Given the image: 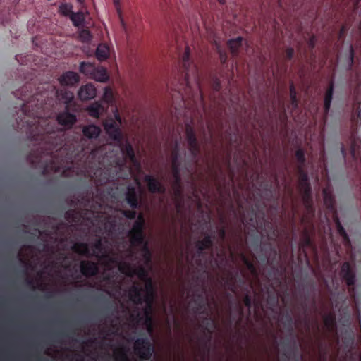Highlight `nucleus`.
<instances>
[{"instance_id": "nucleus-50", "label": "nucleus", "mask_w": 361, "mask_h": 361, "mask_svg": "<svg viewBox=\"0 0 361 361\" xmlns=\"http://www.w3.org/2000/svg\"><path fill=\"white\" fill-rule=\"evenodd\" d=\"M121 214L128 219L133 220L137 219L138 215H137V212L135 209H124L121 211Z\"/></svg>"}, {"instance_id": "nucleus-52", "label": "nucleus", "mask_w": 361, "mask_h": 361, "mask_svg": "<svg viewBox=\"0 0 361 361\" xmlns=\"http://www.w3.org/2000/svg\"><path fill=\"white\" fill-rule=\"evenodd\" d=\"M235 309L236 310V311L238 312V313L239 314V318L237 320L236 324H237V325H240L241 324L243 317L244 316L243 308V306L240 303H237L235 306Z\"/></svg>"}, {"instance_id": "nucleus-20", "label": "nucleus", "mask_w": 361, "mask_h": 361, "mask_svg": "<svg viewBox=\"0 0 361 361\" xmlns=\"http://www.w3.org/2000/svg\"><path fill=\"white\" fill-rule=\"evenodd\" d=\"M80 268L81 274L85 277L94 276L99 271L97 264L88 260L81 261Z\"/></svg>"}, {"instance_id": "nucleus-7", "label": "nucleus", "mask_w": 361, "mask_h": 361, "mask_svg": "<svg viewBox=\"0 0 361 361\" xmlns=\"http://www.w3.org/2000/svg\"><path fill=\"white\" fill-rule=\"evenodd\" d=\"M214 240V235L205 233L204 238L195 243V247L197 248L196 255L198 257V259L195 260V263L198 267L204 269V272L207 271V262H203L200 257L204 256L206 250H212L213 248Z\"/></svg>"}, {"instance_id": "nucleus-37", "label": "nucleus", "mask_w": 361, "mask_h": 361, "mask_svg": "<svg viewBox=\"0 0 361 361\" xmlns=\"http://www.w3.org/2000/svg\"><path fill=\"white\" fill-rule=\"evenodd\" d=\"M118 269L119 271L128 277L133 276V267L132 264L127 262H119L118 264Z\"/></svg>"}, {"instance_id": "nucleus-18", "label": "nucleus", "mask_w": 361, "mask_h": 361, "mask_svg": "<svg viewBox=\"0 0 361 361\" xmlns=\"http://www.w3.org/2000/svg\"><path fill=\"white\" fill-rule=\"evenodd\" d=\"M223 280L228 288L235 294L238 290L236 283L238 282L242 284L245 283V280L239 276L238 271H236L234 274L229 272L226 277L223 278Z\"/></svg>"}, {"instance_id": "nucleus-34", "label": "nucleus", "mask_w": 361, "mask_h": 361, "mask_svg": "<svg viewBox=\"0 0 361 361\" xmlns=\"http://www.w3.org/2000/svg\"><path fill=\"white\" fill-rule=\"evenodd\" d=\"M335 224L337 229V231L338 234L342 237L344 244L346 247H350L351 246V241L350 239L346 233L345 228L342 226L339 219L338 217H336L335 219Z\"/></svg>"}, {"instance_id": "nucleus-13", "label": "nucleus", "mask_w": 361, "mask_h": 361, "mask_svg": "<svg viewBox=\"0 0 361 361\" xmlns=\"http://www.w3.org/2000/svg\"><path fill=\"white\" fill-rule=\"evenodd\" d=\"M125 200L132 209H137L140 208V194L135 186L133 185L127 186Z\"/></svg>"}, {"instance_id": "nucleus-58", "label": "nucleus", "mask_w": 361, "mask_h": 361, "mask_svg": "<svg viewBox=\"0 0 361 361\" xmlns=\"http://www.w3.org/2000/svg\"><path fill=\"white\" fill-rule=\"evenodd\" d=\"M350 27V25H348V24H343L340 30H339V33H338V36H339V38H343L346 34V32H348V29Z\"/></svg>"}, {"instance_id": "nucleus-54", "label": "nucleus", "mask_w": 361, "mask_h": 361, "mask_svg": "<svg viewBox=\"0 0 361 361\" xmlns=\"http://www.w3.org/2000/svg\"><path fill=\"white\" fill-rule=\"evenodd\" d=\"M135 247H140L141 254L152 252L149 247L148 241L146 240V238H145L142 243H140L138 245H135Z\"/></svg>"}, {"instance_id": "nucleus-19", "label": "nucleus", "mask_w": 361, "mask_h": 361, "mask_svg": "<svg viewBox=\"0 0 361 361\" xmlns=\"http://www.w3.org/2000/svg\"><path fill=\"white\" fill-rule=\"evenodd\" d=\"M146 295L143 297V302L146 307L152 308L154 298L156 297V289L152 279H148L145 283Z\"/></svg>"}, {"instance_id": "nucleus-8", "label": "nucleus", "mask_w": 361, "mask_h": 361, "mask_svg": "<svg viewBox=\"0 0 361 361\" xmlns=\"http://www.w3.org/2000/svg\"><path fill=\"white\" fill-rule=\"evenodd\" d=\"M135 353L143 360H149L154 352V347L149 338L145 335L134 342Z\"/></svg>"}, {"instance_id": "nucleus-4", "label": "nucleus", "mask_w": 361, "mask_h": 361, "mask_svg": "<svg viewBox=\"0 0 361 361\" xmlns=\"http://www.w3.org/2000/svg\"><path fill=\"white\" fill-rule=\"evenodd\" d=\"M248 217H243V221L245 220L254 230L258 232H265L269 236V239L272 240L276 235V231L274 228L272 224L267 221L264 210L257 211L253 207H250L247 212Z\"/></svg>"}, {"instance_id": "nucleus-43", "label": "nucleus", "mask_w": 361, "mask_h": 361, "mask_svg": "<svg viewBox=\"0 0 361 361\" xmlns=\"http://www.w3.org/2000/svg\"><path fill=\"white\" fill-rule=\"evenodd\" d=\"M70 19L75 27H79L84 23L85 16L82 12H73L70 16Z\"/></svg>"}, {"instance_id": "nucleus-21", "label": "nucleus", "mask_w": 361, "mask_h": 361, "mask_svg": "<svg viewBox=\"0 0 361 361\" xmlns=\"http://www.w3.org/2000/svg\"><path fill=\"white\" fill-rule=\"evenodd\" d=\"M59 83L62 86L72 87L80 81V76L73 71H66L59 78Z\"/></svg>"}, {"instance_id": "nucleus-64", "label": "nucleus", "mask_w": 361, "mask_h": 361, "mask_svg": "<svg viewBox=\"0 0 361 361\" xmlns=\"http://www.w3.org/2000/svg\"><path fill=\"white\" fill-rule=\"evenodd\" d=\"M220 61L222 64H225L227 61V55L225 53H220Z\"/></svg>"}, {"instance_id": "nucleus-45", "label": "nucleus", "mask_w": 361, "mask_h": 361, "mask_svg": "<svg viewBox=\"0 0 361 361\" xmlns=\"http://www.w3.org/2000/svg\"><path fill=\"white\" fill-rule=\"evenodd\" d=\"M290 99L293 109H297L298 106V100L297 98V92L293 82L290 85Z\"/></svg>"}, {"instance_id": "nucleus-29", "label": "nucleus", "mask_w": 361, "mask_h": 361, "mask_svg": "<svg viewBox=\"0 0 361 361\" xmlns=\"http://www.w3.org/2000/svg\"><path fill=\"white\" fill-rule=\"evenodd\" d=\"M64 218L69 222L78 224L82 219V212L77 209H68L64 214Z\"/></svg>"}, {"instance_id": "nucleus-53", "label": "nucleus", "mask_w": 361, "mask_h": 361, "mask_svg": "<svg viewBox=\"0 0 361 361\" xmlns=\"http://www.w3.org/2000/svg\"><path fill=\"white\" fill-rule=\"evenodd\" d=\"M106 228L109 232H111L116 227V221L111 217H107L106 219Z\"/></svg>"}, {"instance_id": "nucleus-30", "label": "nucleus", "mask_w": 361, "mask_h": 361, "mask_svg": "<svg viewBox=\"0 0 361 361\" xmlns=\"http://www.w3.org/2000/svg\"><path fill=\"white\" fill-rule=\"evenodd\" d=\"M96 68L93 63L82 61L80 63L79 71L80 73L91 79Z\"/></svg>"}, {"instance_id": "nucleus-60", "label": "nucleus", "mask_w": 361, "mask_h": 361, "mask_svg": "<svg viewBox=\"0 0 361 361\" xmlns=\"http://www.w3.org/2000/svg\"><path fill=\"white\" fill-rule=\"evenodd\" d=\"M295 51L292 47H288L286 50V56L288 60H291L294 56Z\"/></svg>"}, {"instance_id": "nucleus-24", "label": "nucleus", "mask_w": 361, "mask_h": 361, "mask_svg": "<svg viewBox=\"0 0 361 361\" xmlns=\"http://www.w3.org/2000/svg\"><path fill=\"white\" fill-rule=\"evenodd\" d=\"M302 193V201L305 208L308 210L313 209V200L312 195V187L307 186V188H303L299 189Z\"/></svg>"}, {"instance_id": "nucleus-3", "label": "nucleus", "mask_w": 361, "mask_h": 361, "mask_svg": "<svg viewBox=\"0 0 361 361\" xmlns=\"http://www.w3.org/2000/svg\"><path fill=\"white\" fill-rule=\"evenodd\" d=\"M308 298V295H304V298L299 302L298 307V311H303L305 314V317L303 319H302L300 317H298L296 319H295L293 317L291 310H286V312L283 314L282 319L284 329L291 336L294 334V328L299 327L301 324L304 325V327L307 331H310V320L307 314Z\"/></svg>"}, {"instance_id": "nucleus-25", "label": "nucleus", "mask_w": 361, "mask_h": 361, "mask_svg": "<svg viewBox=\"0 0 361 361\" xmlns=\"http://www.w3.org/2000/svg\"><path fill=\"white\" fill-rule=\"evenodd\" d=\"M334 82L331 80L329 83L328 87L326 90L325 95H324V111L325 114H327L330 110L332 99H333V94H334Z\"/></svg>"}, {"instance_id": "nucleus-6", "label": "nucleus", "mask_w": 361, "mask_h": 361, "mask_svg": "<svg viewBox=\"0 0 361 361\" xmlns=\"http://www.w3.org/2000/svg\"><path fill=\"white\" fill-rule=\"evenodd\" d=\"M145 229V219L144 215L139 214L128 233L132 246L138 245L144 242L145 238H146Z\"/></svg>"}, {"instance_id": "nucleus-51", "label": "nucleus", "mask_w": 361, "mask_h": 361, "mask_svg": "<svg viewBox=\"0 0 361 361\" xmlns=\"http://www.w3.org/2000/svg\"><path fill=\"white\" fill-rule=\"evenodd\" d=\"M189 150L190 152V154H191L192 157H193L194 159L196 160V163L197 164V162H198V157L200 156V151H201V146H200V145H196V146H194V147H189Z\"/></svg>"}, {"instance_id": "nucleus-32", "label": "nucleus", "mask_w": 361, "mask_h": 361, "mask_svg": "<svg viewBox=\"0 0 361 361\" xmlns=\"http://www.w3.org/2000/svg\"><path fill=\"white\" fill-rule=\"evenodd\" d=\"M242 37L231 39L227 42V45L233 56H237L238 55L239 49L242 46Z\"/></svg>"}, {"instance_id": "nucleus-41", "label": "nucleus", "mask_w": 361, "mask_h": 361, "mask_svg": "<svg viewBox=\"0 0 361 361\" xmlns=\"http://www.w3.org/2000/svg\"><path fill=\"white\" fill-rule=\"evenodd\" d=\"M137 276L138 278L144 281H147L148 279H151L148 276V271L144 266H139L137 268L133 267V276Z\"/></svg>"}, {"instance_id": "nucleus-31", "label": "nucleus", "mask_w": 361, "mask_h": 361, "mask_svg": "<svg viewBox=\"0 0 361 361\" xmlns=\"http://www.w3.org/2000/svg\"><path fill=\"white\" fill-rule=\"evenodd\" d=\"M100 133V128L94 124L86 126L82 129L84 136L90 139L97 138Z\"/></svg>"}, {"instance_id": "nucleus-17", "label": "nucleus", "mask_w": 361, "mask_h": 361, "mask_svg": "<svg viewBox=\"0 0 361 361\" xmlns=\"http://www.w3.org/2000/svg\"><path fill=\"white\" fill-rule=\"evenodd\" d=\"M144 180L147 183V188L151 193L164 194L165 186L157 178L151 175H145Z\"/></svg>"}, {"instance_id": "nucleus-14", "label": "nucleus", "mask_w": 361, "mask_h": 361, "mask_svg": "<svg viewBox=\"0 0 361 361\" xmlns=\"http://www.w3.org/2000/svg\"><path fill=\"white\" fill-rule=\"evenodd\" d=\"M179 157V144L176 142L171 152V168L176 185H180L181 181Z\"/></svg>"}, {"instance_id": "nucleus-35", "label": "nucleus", "mask_w": 361, "mask_h": 361, "mask_svg": "<svg viewBox=\"0 0 361 361\" xmlns=\"http://www.w3.org/2000/svg\"><path fill=\"white\" fill-rule=\"evenodd\" d=\"M91 79L101 82H106L109 80V75L106 69L103 67L96 68Z\"/></svg>"}, {"instance_id": "nucleus-38", "label": "nucleus", "mask_w": 361, "mask_h": 361, "mask_svg": "<svg viewBox=\"0 0 361 361\" xmlns=\"http://www.w3.org/2000/svg\"><path fill=\"white\" fill-rule=\"evenodd\" d=\"M103 110V106L98 102L92 104L87 108V111L90 116L96 118H99Z\"/></svg>"}, {"instance_id": "nucleus-22", "label": "nucleus", "mask_w": 361, "mask_h": 361, "mask_svg": "<svg viewBox=\"0 0 361 361\" xmlns=\"http://www.w3.org/2000/svg\"><path fill=\"white\" fill-rule=\"evenodd\" d=\"M97 90L94 85L89 83L82 85L78 90V97L82 101H87L94 98Z\"/></svg>"}, {"instance_id": "nucleus-16", "label": "nucleus", "mask_w": 361, "mask_h": 361, "mask_svg": "<svg viewBox=\"0 0 361 361\" xmlns=\"http://www.w3.org/2000/svg\"><path fill=\"white\" fill-rule=\"evenodd\" d=\"M268 247V249L270 252V257L267 259V257H264L263 261L267 260V263L269 264L271 269L273 271H279L278 264L281 259V255L278 251L277 247L272 245L271 243H267L265 245Z\"/></svg>"}, {"instance_id": "nucleus-63", "label": "nucleus", "mask_w": 361, "mask_h": 361, "mask_svg": "<svg viewBox=\"0 0 361 361\" xmlns=\"http://www.w3.org/2000/svg\"><path fill=\"white\" fill-rule=\"evenodd\" d=\"M130 317L132 318L133 320H136L137 322H139L142 319V317L140 316V314L138 311L137 312L136 314H130Z\"/></svg>"}, {"instance_id": "nucleus-61", "label": "nucleus", "mask_w": 361, "mask_h": 361, "mask_svg": "<svg viewBox=\"0 0 361 361\" xmlns=\"http://www.w3.org/2000/svg\"><path fill=\"white\" fill-rule=\"evenodd\" d=\"M263 188H264V190L267 192H268L269 196L271 197L272 196V193H273L271 184L269 183V182H266L264 183V185H263Z\"/></svg>"}, {"instance_id": "nucleus-11", "label": "nucleus", "mask_w": 361, "mask_h": 361, "mask_svg": "<svg viewBox=\"0 0 361 361\" xmlns=\"http://www.w3.org/2000/svg\"><path fill=\"white\" fill-rule=\"evenodd\" d=\"M182 63L185 71L184 78L183 79V82L180 84V86L176 88L175 90L177 91L183 97L182 91L184 90L186 92L188 89H190L188 73L189 68L190 67V49L189 47H186L185 49V51L182 57Z\"/></svg>"}, {"instance_id": "nucleus-40", "label": "nucleus", "mask_w": 361, "mask_h": 361, "mask_svg": "<svg viewBox=\"0 0 361 361\" xmlns=\"http://www.w3.org/2000/svg\"><path fill=\"white\" fill-rule=\"evenodd\" d=\"M324 195V203L326 207L329 209H334L335 207V199L332 193L328 190L324 189L323 190Z\"/></svg>"}, {"instance_id": "nucleus-28", "label": "nucleus", "mask_w": 361, "mask_h": 361, "mask_svg": "<svg viewBox=\"0 0 361 361\" xmlns=\"http://www.w3.org/2000/svg\"><path fill=\"white\" fill-rule=\"evenodd\" d=\"M185 135L189 147L200 145L195 130L190 123L185 125Z\"/></svg>"}, {"instance_id": "nucleus-33", "label": "nucleus", "mask_w": 361, "mask_h": 361, "mask_svg": "<svg viewBox=\"0 0 361 361\" xmlns=\"http://www.w3.org/2000/svg\"><path fill=\"white\" fill-rule=\"evenodd\" d=\"M324 326L329 332L336 329V315L334 312H329L324 316Z\"/></svg>"}, {"instance_id": "nucleus-55", "label": "nucleus", "mask_w": 361, "mask_h": 361, "mask_svg": "<svg viewBox=\"0 0 361 361\" xmlns=\"http://www.w3.org/2000/svg\"><path fill=\"white\" fill-rule=\"evenodd\" d=\"M141 256L143 259V262H144V264L145 266H149L152 264V252L142 253Z\"/></svg>"}, {"instance_id": "nucleus-44", "label": "nucleus", "mask_w": 361, "mask_h": 361, "mask_svg": "<svg viewBox=\"0 0 361 361\" xmlns=\"http://www.w3.org/2000/svg\"><path fill=\"white\" fill-rule=\"evenodd\" d=\"M312 246V241L309 234V232L305 229L302 235V239L300 242V247L304 249L305 247H310Z\"/></svg>"}, {"instance_id": "nucleus-1", "label": "nucleus", "mask_w": 361, "mask_h": 361, "mask_svg": "<svg viewBox=\"0 0 361 361\" xmlns=\"http://www.w3.org/2000/svg\"><path fill=\"white\" fill-rule=\"evenodd\" d=\"M14 95L24 102L20 104L24 116L17 122L18 128L21 133L26 134L28 140L39 145L42 153L50 156L54 163L59 164L56 171L63 164L81 162L87 167L96 169L94 173L95 181L99 185H104L113 180L118 170L125 165V161L118 159L112 173L108 170L102 171L100 161H92L96 151L92 150L84 159L86 153L83 149L78 145L75 147L74 145L65 143V133L58 129L49 119L57 102L56 98L48 96L47 92H39L37 89L34 92L32 84L27 83L14 92Z\"/></svg>"}, {"instance_id": "nucleus-15", "label": "nucleus", "mask_w": 361, "mask_h": 361, "mask_svg": "<svg viewBox=\"0 0 361 361\" xmlns=\"http://www.w3.org/2000/svg\"><path fill=\"white\" fill-rule=\"evenodd\" d=\"M341 274L342 278L345 280L347 286L350 288V292H354V286L355 283V274L352 269L351 265L349 262H344L341 269Z\"/></svg>"}, {"instance_id": "nucleus-12", "label": "nucleus", "mask_w": 361, "mask_h": 361, "mask_svg": "<svg viewBox=\"0 0 361 361\" xmlns=\"http://www.w3.org/2000/svg\"><path fill=\"white\" fill-rule=\"evenodd\" d=\"M74 108L64 106L63 110L57 114L56 121L60 126L67 129H70L73 126L77 121L76 115L73 112Z\"/></svg>"}, {"instance_id": "nucleus-48", "label": "nucleus", "mask_w": 361, "mask_h": 361, "mask_svg": "<svg viewBox=\"0 0 361 361\" xmlns=\"http://www.w3.org/2000/svg\"><path fill=\"white\" fill-rule=\"evenodd\" d=\"M73 6L69 4H62L59 7L61 13L65 16H70L73 13L72 11Z\"/></svg>"}, {"instance_id": "nucleus-46", "label": "nucleus", "mask_w": 361, "mask_h": 361, "mask_svg": "<svg viewBox=\"0 0 361 361\" xmlns=\"http://www.w3.org/2000/svg\"><path fill=\"white\" fill-rule=\"evenodd\" d=\"M295 157L298 164V166H305L306 163V158L305 152L302 148H299L295 151Z\"/></svg>"}, {"instance_id": "nucleus-27", "label": "nucleus", "mask_w": 361, "mask_h": 361, "mask_svg": "<svg viewBox=\"0 0 361 361\" xmlns=\"http://www.w3.org/2000/svg\"><path fill=\"white\" fill-rule=\"evenodd\" d=\"M56 96L64 103V106L75 107L73 94L68 91H56Z\"/></svg>"}, {"instance_id": "nucleus-9", "label": "nucleus", "mask_w": 361, "mask_h": 361, "mask_svg": "<svg viewBox=\"0 0 361 361\" xmlns=\"http://www.w3.org/2000/svg\"><path fill=\"white\" fill-rule=\"evenodd\" d=\"M204 315V317L200 324V326L203 329V336L198 338V341L201 343L202 348L208 353L209 351L212 332L216 327V322L214 319L209 316V314Z\"/></svg>"}, {"instance_id": "nucleus-36", "label": "nucleus", "mask_w": 361, "mask_h": 361, "mask_svg": "<svg viewBox=\"0 0 361 361\" xmlns=\"http://www.w3.org/2000/svg\"><path fill=\"white\" fill-rule=\"evenodd\" d=\"M240 258L243 263L245 265L247 269L250 271L251 274L254 276H258V271L255 263L251 261L245 254H240Z\"/></svg>"}, {"instance_id": "nucleus-56", "label": "nucleus", "mask_w": 361, "mask_h": 361, "mask_svg": "<svg viewBox=\"0 0 361 361\" xmlns=\"http://www.w3.org/2000/svg\"><path fill=\"white\" fill-rule=\"evenodd\" d=\"M212 87L214 91L219 92L221 89V81L219 78H214L212 80Z\"/></svg>"}, {"instance_id": "nucleus-23", "label": "nucleus", "mask_w": 361, "mask_h": 361, "mask_svg": "<svg viewBox=\"0 0 361 361\" xmlns=\"http://www.w3.org/2000/svg\"><path fill=\"white\" fill-rule=\"evenodd\" d=\"M143 289L138 283H134L128 290L129 300L134 304L138 305L143 303Z\"/></svg>"}, {"instance_id": "nucleus-42", "label": "nucleus", "mask_w": 361, "mask_h": 361, "mask_svg": "<svg viewBox=\"0 0 361 361\" xmlns=\"http://www.w3.org/2000/svg\"><path fill=\"white\" fill-rule=\"evenodd\" d=\"M252 288V285H250L249 287H246L245 288V295H244L243 300L245 306L247 307L248 309L249 314H250V310L252 306V298L250 294V290Z\"/></svg>"}, {"instance_id": "nucleus-49", "label": "nucleus", "mask_w": 361, "mask_h": 361, "mask_svg": "<svg viewBox=\"0 0 361 361\" xmlns=\"http://www.w3.org/2000/svg\"><path fill=\"white\" fill-rule=\"evenodd\" d=\"M79 38L83 42H88L92 39V35L87 29H82L79 32Z\"/></svg>"}, {"instance_id": "nucleus-62", "label": "nucleus", "mask_w": 361, "mask_h": 361, "mask_svg": "<svg viewBox=\"0 0 361 361\" xmlns=\"http://www.w3.org/2000/svg\"><path fill=\"white\" fill-rule=\"evenodd\" d=\"M110 119H112V118H110ZM108 120H109V118L106 119L104 122V123ZM113 120L116 121V123L118 124V127L120 128V125L121 124L122 121H121V116L119 115V114L117 111L114 113V118H113Z\"/></svg>"}, {"instance_id": "nucleus-26", "label": "nucleus", "mask_w": 361, "mask_h": 361, "mask_svg": "<svg viewBox=\"0 0 361 361\" xmlns=\"http://www.w3.org/2000/svg\"><path fill=\"white\" fill-rule=\"evenodd\" d=\"M297 172L299 176L298 189L311 186L309 181V176L307 172L305 169V166H298Z\"/></svg>"}, {"instance_id": "nucleus-39", "label": "nucleus", "mask_w": 361, "mask_h": 361, "mask_svg": "<svg viewBox=\"0 0 361 361\" xmlns=\"http://www.w3.org/2000/svg\"><path fill=\"white\" fill-rule=\"evenodd\" d=\"M152 308L146 307L144 310L145 324L147 326V331L149 334L153 332V319L152 316Z\"/></svg>"}, {"instance_id": "nucleus-47", "label": "nucleus", "mask_w": 361, "mask_h": 361, "mask_svg": "<svg viewBox=\"0 0 361 361\" xmlns=\"http://www.w3.org/2000/svg\"><path fill=\"white\" fill-rule=\"evenodd\" d=\"M96 56L99 60L106 59L109 56L107 48L104 46H99L96 51Z\"/></svg>"}, {"instance_id": "nucleus-59", "label": "nucleus", "mask_w": 361, "mask_h": 361, "mask_svg": "<svg viewBox=\"0 0 361 361\" xmlns=\"http://www.w3.org/2000/svg\"><path fill=\"white\" fill-rule=\"evenodd\" d=\"M226 231L224 226H220L218 228V235L221 241H224L226 239Z\"/></svg>"}, {"instance_id": "nucleus-5", "label": "nucleus", "mask_w": 361, "mask_h": 361, "mask_svg": "<svg viewBox=\"0 0 361 361\" xmlns=\"http://www.w3.org/2000/svg\"><path fill=\"white\" fill-rule=\"evenodd\" d=\"M71 250L78 255L85 256L87 257H99V254L104 252V247L101 238L97 239L90 247L89 244L83 242L75 243Z\"/></svg>"}, {"instance_id": "nucleus-10", "label": "nucleus", "mask_w": 361, "mask_h": 361, "mask_svg": "<svg viewBox=\"0 0 361 361\" xmlns=\"http://www.w3.org/2000/svg\"><path fill=\"white\" fill-rule=\"evenodd\" d=\"M205 291L204 288L203 292L195 293L190 302L189 307L194 314H208L209 304L204 295Z\"/></svg>"}, {"instance_id": "nucleus-57", "label": "nucleus", "mask_w": 361, "mask_h": 361, "mask_svg": "<svg viewBox=\"0 0 361 361\" xmlns=\"http://www.w3.org/2000/svg\"><path fill=\"white\" fill-rule=\"evenodd\" d=\"M173 186L175 188V190H174L175 195L177 197L181 198L183 196L181 183H180V185H176V180H174Z\"/></svg>"}, {"instance_id": "nucleus-2", "label": "nucleus", "mask_w": 361, "mask_h": 361, "mask_svg": "<svg viewBox=\"0 0 361 361\" xmlns=\"http://www.w3.org/2000/svg\"><path fill=\"white\" fill-rule=\"evenodd\" d=\"M104 128L109 138L116 142L123 157L129 159L135 166L140 168V163L135 157L132 145L128 140L123 142L122 131L116 121L113 119L106 121L104 124Z\"/></svg>"}]
</instances>
